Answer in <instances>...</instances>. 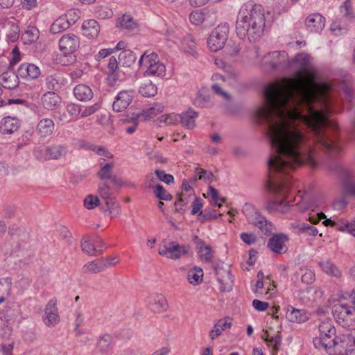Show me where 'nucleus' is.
Returning a JSON list of instances; mask_svg holds the SVG:
<instances>
[{
	"label": "nucleus",
	"mask_w": 355,
	"mask_h": 355,
	"mask_svg": "<svg viewBox=\"0 0 355 355\" xmlns=\"http://www.w3.org/2000/svg\"><path fill=\"white\" fill-rule=\"evenodd\" d=\"M288 64L295 68V76L265 86L263 104L255 112L258 122L266 124V135H272V142L287 153L303 149L305 135L332 146L327 129L336 130L337 125L329 117V85L315 81L317 70L310 55L298 53Z\"/></svg>",
	"instance_id": "nucleus-1"
},
{
	"label": "nucleus",
	"mask_w": 355,
	"mask_h": 355,
	"mask_svg": "<svg viewBox=\"0 0 355 355\" xmlns=\"http://www.w3.org/2000/svg\"><path fill=\"white\" fill-rule=\"evenodd\" d=\"M273 152L268 161L269 173L268 179L266 183V189L268 192L277 197L276 199L268 200L265 202V209L270 214H285L291 209L303 213L311 209L308 202L302 200L296 205L287 201V197L292 187L289 174L297 166L303 164H309L315 167V162L313 155V144H316L321 148L329 151L338 150L336 141L327 135V140L332 144V146L327 148L321 144L317 137L313 135H305L304 148L296 153H287L283 150L272 142V135H267Z\"/></svg>",
	"instance_id": "nucleus-2"
},
{
	"label": "nucleus",
	"mask_w": 355,
	"mask_h": 355,
	"mask_svg": "<svg viewBox=\"0 0 355 355\" xmlns=\"http://www.w3.org/2000/svg\"><path fill=\"white\" fill-rule=\"evenodd\" d=\"M266 20L265 10L261 5L243 4L237 15L236 34L241 39L247 37L250 42H255L263 35Z\"/></svg>",
	"instance_id": "nucleus-3"
},
{
	"label": "nucleus",
	"mask_w": 355,
	"mask_h": 355,
	"mask_svg": "<svg viewBox=\"0 0 355 355\" xmlns=\"http://www.w3.org/2000/svg\"><path fill=\"white\" fill-rule=\"evenodd\" d=\"M319 335L313 340L315 348L329 352L336 345L338 337L336 336V328L331 321H321L318 326Z\"/></svg>",
	"instance_id": "nucleus-4"
},
{
	"label": "nucleus",
	"mask_w": 355,
	"mask_h": 355,
	"mask_svg": "<svg viewBox=\"0 0 355 355\" xmlns=\"http://www.w3.org/2000/svg\"><path fill=\"white\" fill-rule=\"evenodd\" d=\"M242 211L249 223L259 228L264 234H271L275 230L274 225L268 220L252 205L245 203L243 206Z\"/></svg>",
	"instance_id": "nucleus-5"
},
{
	"label": "nucleus",
	"mask_w": 355,
	"mask_h": 355,
	"mask_svg": "<svg viewBox=\"0 0 355 355\" xmlns=\"http://www.w3.org/2000/svg\"><path fill=\"white\" fill-rule=\"evenodd\" d=\"M139 65L145 76L163 78L166 75V67L155 53H143L139 60Z\"/></svg>",
	"instance_id": "nucleus-6"
},
{
	"label": "nucleus",
	"mask_w": 355,
	"mask_h": 355,
	"mask_svg": "<svg viewBox=\"0 0 355 355\" xmlns=\"http://www.w3.org/2000/svg\"><path fill=\"white\" fill-rule=\"evenodd\" d=\"M345 297H341L340 300L334 305L332 309L333 315L336 322L343 327L349 329L354 326L355 320L354 309L350 306L347 302Z\"/></svg>",
	"instance_id": "nucleus-7"
},
{
	"label": "nucleus",
	"mask_w": 355,
	"mask_h": 355,
	"mask_svg": "<svg viewBox=\"0 0 355 355\" xmlns=\"http://www.w3.org/2000/svg\"><path fill=\"white\" fill-rule=\"evenodd\" d=\"M288 54L284 51H275L265 55L261 62V67L266 71L287 67Z\"/></svg>",
	"instance_id": "nucleus-8"
},
{
	"label": "nucleus",
	"mask_w": 355,
	"mask_h": 355,
	"mask_svg": "<svg viewBox=\"0 0 355 355\" xmlns=\"http://www.w3.org/2000/svg\"><path fill=\"white\" fill-rule=\"evenodd\" d=\"M229 26L227 23L218 25L211 33L207 39V45L212 51L223 49L227 40Z\"/></svg>",
	"instance_id": "nucleus-9"
},
{
	"label": "nucleus",
	"mask_w": 355,
	"mask_h": 355,
	"mask_svg": "<svg viewBox=\"0 0 355 355\" xmlns=\"http://www.w3.org/2000/svg\"><path fill=\"white\" fill-rule=\"evenodd\" d=\"M347 329V332L338 338L336 345L334 347L339 355H350L355 352V336H352L350 328Z\"/></svg>",
	"instance_id": "nucleus-10"
},
{
	"label": "nucleus",
	"mask_w": 355,
	"mask_h": 355,
	"mask_svg": "<svg viewBox=\"0 0 355 355\" xmlns=\"http://www.w3.org/2000/svg\"><path fill=\"white\" fill-rule=\"evenodd\" d=\"M189 251V245L171 242L168 245H164L159 250V254L166 258L175 260L180 259L182 255L187 254Z\"/></svg>",
	"instance_id": "nucleus-11"
},
{
	"label": "nucleus",
	"mask_w": 355,
	"mask_h": 355,
	"mask_svg": "<svg viewBox=\"0 0 355 355\" xmlns=\"http://www.w3.org/2000/svg\"><path fill=\"white\" fill-rule=\"evenodd\" d=\"M60 320L57 301L53 298L48 302L45 306L42 321L46 327H53L56 326L60 322Z\"/></svg>",
	"instance_id": "nucleus-12"
},
{
	"label": "nucleus",
	"mask_w": 355,
	"mask_h": 355,
	"mask_svg": "<svg viewBox=\"0 0 355 355\" xmlns=\"http://www.w3.org/2000/svg\"><path fill=\"white\" fill-rule=\"evenodd\" d=\"M325 218V220L322 222V224L325 226L330 225L331 227H335L339 231L341 232H348V227H349V223L342 219L340 221H336L334 220H331V218H326V216L322 212H318L316 214V216L311 215V214H309V216L308 218V220L312 223V224H317L322 219Z\"/></svg>",
	"instance_id": "nucleus-13"
},
{
	"label": "nucleus",
	"mask_w": 355,
	"mask_h": 355,
	"mask_svg": "<svg viewBox=\"0 0 355 355\" xmlns=\"http://www.w3.org/2000/svg\"><path fill=\"white\" fill-rule=\"evenodd\" d=\"M79 46V39L74 34L64 35L59 40L60 49L65 55L73 53Z\"/></svg>",
	"instance_id": "nucleus-14"
},
{
	"label": "nucleus",
	"mask_w": 355,
	"mask_h": 355,
	"mask_svg": "<svg viewBox=\"0 0 355 355\" xmlns=\"http://www.w3.org/2000/svg\"><path fill=\"white\" fill-rule=\"evenodd\" d=\"M134 97V92L131 89L120 92L114 98L112 104L113 110L115 112H120L125 110Z\"/></svg>",
	"instance_id": "nucleus-15"
},
{
	"label": "nucleus",
	"mask_w": 355,
	"mask_h": 355,
	"mask_svg": "<svg viewBox=\"0 0 355 355\" xmlns=\"http://www.w3.org/2000/svg\"><path fill=\"white\" fill-rule=\"evenodd\" d=\"M289 238L286 234L279 233L271 236L267 243V247L275 254H282L286 251V243Z\"/></svg>",
	"instance_id": "nucleus-16"
},
{
	"label": "nucleus",
	"mask_w": 355,
	"mask_h": 355,
	"mask_svg": "<svg viewBox=\"0 0 355 355\" xmlns=\"http://www.w3.org/2000/svg\"><path fill=\"white\" fill-rule=\"evenodd\" d=\"M17 73L20 78L27 80H31L37 78L40 76L41 71L37 65L24 62L19 65L17 69Z\"/></svg>",
	"instance_id": "nucleus-17"
},
{
	"label": "nucleus",
	"mask_w": 355,
	"mask_h": 355,
	"mask_svg": "<svg viewBox=\"0 0 355 355\" xmlns=\"http://www.w3.org/2000/svg\"><path fill=\"white\" fill-rule=\"evenodd\" d=\"M216 279L220 284V290L221 291H230L233 286V277L228 269H216Z\"/></svg>",
	"instance_id": "nucleus-18"
},
{
	"label": "nucleus",
	"mask_w": 355,
	"mask_h": 355,
	"mask_svg": "<svg viewBox=\"0 0 355 355\" xmlns=\"http://www.w3.org/2000/svg\"><path fill=\"white\" fill-rule=\"evenodd\" d=\"M305 24L310 32L318 33L324 28L325 19L319 13H313L306 17Z\"/></svg>",
	"instance_id": "nucleus-19"
},
{
	"label": "nucleus",
	"mask_w": 355,
	"mask_h": 355,
	"mask_svg": "<svg viewBox=\"0 0 355 355\" xmlns=\"http://www.w3.org/2000/svg\"><path fill=\"white\" fill-rule=\"evenodd\" d=\"M148 308L153 312H161L166 311L168 304L165 297L162 294H152L147 299Z\"/></svg>",
	"instance_id": "nucleus-20"
},
{
	"label": "nucleus",
	"mask_w": 355,
	"mask_h": 355,
	"mask_svg": "<svg viewBox=\"0 0 355 355\" xmlns=\"http://www.w3.org/2000/svg\"><path fill=\"white\" fill-rule=\"evenodd\" d=\"M21 122L17 117H4L0 121V132L3 135L12 134L19 128Z\"/></svg>",
	"instance_id": "nucleus-21"
},
{
	"label": "nucleus",
	"mask_w": 355,
	"mask_h": 355,
	"mask_svg": "<svg viewBox=\"0 0 355 355\" xmlns=\"http://www.w3.org/2000/svg\"><path fill=\"white\" fill-rule=\"evenodd\" d=\"M67 79L61 73L48 76L46 78V85L48 89L58 92L67 85Z\"/></svg>",
	"instance_id": "nucleus-22"
},
{
	"label": "nucleus",
	"mask_w": 355,
	"mask_h": 355,
	"mask_svg": "<svg viewBox=\"0 0 355 355\" xmlns=\"http://www.w3.org/2000/svg\"><path fill=\"white\" fill-rule=\"evenodd\" d=\"M286 318L292 322L302 323L310 318V313L304 309H297L290 306L286 313Z\"/></svg>",
	"instance_id": "nucleus-23"
},
{
	"label": "nucleus",
	"mask_w": 355,
	"mask_h": 355,
	"mask_svg": "<svg viewBox=\"0 0 355 355\" xmlns=\"http://www.w3.org/2000/svg\"><path fill=\"white\" fill-rule=\"evenodd\" d=\"M19 77L18 73L16 74L12 71L3 72L0 76V84L5 89H15L19 85Z\"/></svg>",
	"instance_id": "nucleus-24"
},
{
	"label": "nucleus",
	"mask_w": 355,
	"mask_h": 355,
	"mask_svg": "<svg viewBox=\"0 0 355 355\" xmlns=\"http://www.w3.org/2000/svg\"><path fill=\"white\" fill-rule=\"evenodd\" d=\"M232 325V319L225 318L220 319L214 326L213 329L209 331V336L211 340H215L217 337L222 334V332L226 329L230 328Z\"/></svg>",
	"instance_id": "nucleus-25"
},
{
	"label": "nucleus",
	"mask_w": 355,
	"mask_h": 355,
	"mask_svg": "<svg viewBox=\"0 0 355 355\" xmlns=\"http://www.w3.org/2000/svg\"><path fill=\"white\" fill-rule=\"evenodd\" d=\"M198 116V113L191 108L180 114V121L181 124L188 129H193L196 126V119Z\"/></svg>",
	"instance_id": "nucleus-26"
},
{
	"label": "nucleus",
	"mask_w": 355,
	"mask_h": 355,
	"mask_svg": "<svg viewBox=\"0 0 355 355\" xmlns=\"http://www.w3.org/2000/svg\"><path fill=\"white\" fill-rule=\"evenodd\" d=\"M83 35L89 38L96 37L100 33V26L97 21L88 19L82 24Z\"/></svg>",
	"instance_id": "nucleus-27"
},
{
	"label": "nucleus",
	"mask_w": 355,
	"mask_h": 355,
	"mask_svg": "<svg viewBox=\"0 0 355 355\" xmlns=\"http://www.w3.org/2000/svg\"><path fill=\"white\" fill-rule=\"evenodd\" d=\"M343 189L345 195L355 197V176L353 173L346 171L344 173Z\"/></svg>",
	"instance_id": "nucleus-28"
},
{
	"label": "nucleus",
	"mask_w": 355,
	"mask_h": 355,
	"mask_svg": "<svg viewBox=\"0 0 355 355\" xmlns=\"http://www.w3.org/2000/svg\"><path fill=\"white\" fill-rule=\"evenodd\" d=\"M73 94L75 97L80 101H88L94 96L92 89L84 84L76 85L73 89Z\"/></svg>",
	"instance_id": "nucleus-29"
},
{
	"label": "nucleus",
	"mask_w": 355,
	"mask_h": 355,
	"mask_svg": "<svg viewBox=\"0 0 355 355\" xmlns=\"http://www.w3.org/2000/svg\"><path fill=\"white\" fill-rule=\"evenodd\" d=\"M119 62H117L115 57L112 56L107 64L108 72V80L112 83H115L118 80H121L122 78L120 74V69L119 67Z\"/></svg>",
	"instance_id": "nucleus-30"
},
{
	"label": "nucleus",
	"mask_w": 355,
	"mask_h": 355,
	"mask_svg": "<svg viewBox=\"0 0 355 355\" xmlns=\"http://www.w3.org/2000/svg\"><path fill=\"white\" fill-rule=\"evenodd\" d=\"M105 204L101 206L103 212H108L111 217H116L121 214V207L114 198L104 200Z\"/></svg>",
	"instance_id": "nucleus-31"
},
{
	"label": "nucleus",
	"mask_w": 355,
	"mask_h": 355,
	"mask_svg": "<svg viewBox=\"0 0 355 355\" xmlns=\"http://www.w3.org/2000/svg\"><path fill=\"white\" fill-rule=\"evenodd\" d=\"M49 155L51 159H60L65 157L68 153L67 145L55 144L49 146Z\"/></svg>",
	"instance_id": "nucleus-32"
},
{
	"label": "nucleus",
	"mask_w": 355,
	"mask_h": 355,
	"mask_svg": "<svg viewBox=\"0 0 355 355\" xmlns=\"http://www.w3.org/2000/svg\"><path fill=\"white\" fill-rule=\"evenodd\" d=\"M42 103L46 109L51 110L60 104V98L54 92H49L44 94L42 98Z\"/></svg>",
	"instance_id": "nucleus-33"
},
{
	"label": "nucleus",
	"mask_w": 355,
	"mask_h": 355,
	"mask_svg": "<svg viewBox=\"0 0 355 355\" xmlns=\"http://www.w3.org/2000/svg\"><path fill=\"white\" fill-rule=\"evenodd\" d=\"M319 266L322 271L327 275L340 278L342 276V272L339 268L334 264L330 260L326 259L319 262Z\"/></svg>",
	"instance_id": "nucleus-34"
},
{
	"label": "nucleus",
	"mask_w": 355,
	"mask_h": 355,
	"mask_svg": "<svg viewBox=\"0 0 355 355\" xmlns=\"http://www.w3.org/2000/svg\"><path fill=\"white\" fill-rule=\"evenodd\" d=\"M113 345V338L110 334H105L99 337L96 348L101 354H107Z\"/></svg>",
	"instance_id": "nucleus-35"
},
{
	"label": "nucleus",
	"mask_w": 355,
	"mask_h": 355,
	"mask_svg": "<svg viewBox=\"0 0 355 355\" xmlns=\"http://www.w3.org/2000/svg\"><path fill=\"white\" fill-rule=\"evenodd\" d=\"M55 124L51 119L45 118L41 119L37 129L42 137L51 135L54 130Z\"/></svg>",
	"instance_id": "nucleus-36"
},
{
	"label": "nucleus",
	"mask_w": 355,
	"mask_h": 355,
	"mask_svg": "<svg viewBox=\"0 0 355 355\" xmlns=\"http://www.w3.org/2000/svg\"><path fill=\"white\" fill-rule=\"evenodd\" d=\"M164 110V105L161 103H154L152 106L144 109L142 112L138 114V118L146 120L152 118Z\"/></svg>",
	"instance_id": "nucleus-37"
},
{
	"label": "nucleus",
	"mask_w": 355,
	"mask_h": 355,
	"mask_svg": "<svg viewBox=\"0 0 355 355\" xmlns=\"http://www.w3.org/2000/svg\"><path fill=\"white\" fill-rule=\"evenodd\" d=\"M40 36L39 30L35 26H28L21 34V40L25 44H31L37 40Z\"/></svg>",
	"instance_id": "nucleus-38"
},
{
	"label": "nucleus",
	"mask_w": 355,
	"mask_h": 355,
	"mask_svg": "<svg viewBox=\"0 0 355 355\" xmlns=\"http://www.w3.org/2000/svg\"><path fill=\"white\" fill-rule=\"evenodd\" d=\"M70 27V22L63 15L56 19L51 26V32L53 34L60 33Z\"/></svg>",
	"instance_id": "nucleus-39"
},
{
	"label": "nucleus",
	"mask_w": 355,
	"mask_h": 355,
	"mask_svg": "<svg viewBox=\"0 0 355 355\" xmlns=\"http://www.w3.org/2000/svg\"><path fill=\"white\" fill-rule=\"evenodd\" d=\"M136 59L135 54L130 49L123 50L119 55V63L124 67L131 66Z\"/></svg>",
	"instance_id": "nucleus-40"
},
{
	"label": "nucleus",
	"mask_w": 355,
	"mask_h": 355,
	"mask_svg": "<svg viewBox=\"0 0 355 355\" xmlns=\"http://www.w3.org/2000/svg\"><path fill=\"white\" fill-rule=\"evenodd\" d=\"M139 94L145 97L154 96L157 93V88L151 81L143 83L139 88Z\"/></svg>",
	"instance_id": "nucleus-41"
},
{
	"label": "nucleus",
	"mask_w": 355,
	"mask_h": 355,
	"mask_svg": "<svg viewBox=\"0 0 355 355\" xmlns=\"http://www.w3.org/2000/svg\"><path fill=\"white\" fill-rule=\"evenodd\" d=\"M291 225L298 233H305L309 236H316L318 233L316 227L305 223H295Z\"/></svg>",
	"instance_id": "nucleus-42"
},
{
	"label": "nucleus",
	"mask_w": 355,
	"mask_h": 355,
	"mask_svg": "<svg viewBox=\"0 0 355 355\" xmlns=\"http://www.w3.org/2000/svg\"><path fill=\"white\" fill-rule=\"evenodd\" d=\"M203 272L200 268L195 267L190 270L187 274V279L190 284L198 285L202 282Z\"/></svg>",
	"instance_id": "nucleus-43"
},
{
	"label": "nucleus",
	"mask_w": 355,
	"mask_h": 355,
	"mask_svg": "<svg viewBox=\"0 0 355 355\" xmlns=\"http://www.w3.org/2000/svg\"><path fill=\"white\" fill-rule=\"evenodd\" d=\"M82 270L85 274H96L103 271L99 259L87 263L83 266Z\"/></svg>",
	"instance_id": "nucleus-44"
},
{
	"label": "nucleus",
	"mask_w": 355,
	"mask_h": 355,
	"mask_svg": "<svg viewBox=\"0 0 355 355\" xmlns=\"http://www.w3.org/2000/svg\"><path fill=\"white\" fill-rule=\"evenodd\" d=\"M267 336L264 338V341L270 347H272L273 352L277 353L279 346L282 344V336L277 334L275 336H270L268 331H265Z\"/></svg>",
	"instance_id": "nucleus-45"
},
{
	"label": "nucleus",
	"mask_w": 355,
	"mask_h": 355,
	"mask_svg": "<svg viewBox=\"0 0 355 355\" xmlns=\"http://www.w3.org/2000/svg\"><path fill=\"white\" fill-rule=\"evenodd\" d=\"M189 193L182 192L178 196V199L175 202V209L178 212H182L184 211L185 207L188 205L190 201L191 196Z\"/></svg>",
	"instance_id": "nucleus-46"
},
{
	"label": "nucleus",
	"mask_w": 355,
	"mask_h": 355,
	"mask_svg": "<svg viewBox=\"0 0 355 355\" xmlns=\"http://www.w3.org/2000/svg\"><path fill=\"white\" fill-rule=\"evenodd\" d=\"M94 245L93 240L91 241L87 239L83 238L81 242V248L85 253L90 256H97L98 255L97 248Z\"/></svg>",
	"instance_id": "nucleus-47"
},
{
	"label": "nucleus",
	"mask_w": 355,
	"mask_h": 355,
	"mask_svg": "<svg viewBox=\"0 0 355 355\" xmlns=\"http://www.w3.org/2000/svg\"><path fill=\"white\" fill-rule=\"evenodd\" d=\"M297 274L301 276L302 282L306 284H311L315 279V273L310 268H301Z\"/></svg>",
	"instance_id": "nucleus-48"
},
{
	"label": "nucleus",
	"mask_w": 355,
	"mask_h": 355,
	"mask_svg": "<svg viewBox=\"0 0 355 355\" xmlns=\"http://www.w3.org/2000/svg\"><path fill=\"white\" fill-rule=\"evenodd\" d=\"M198 254L201 260L209 263L212 261V250L208 245H203L198 250Z\"/></svg>",
	"instance_id": "nucleus-49"
},
{
	"label": "nucleus",
	"mask_w": 355,
	"mask_h": 355,
	"mask_svg": "<svg viewBox=\"0 0 355 355\" xmlns=\"http://www.w3.org/2000/svg\"><path fill=\"white\" fill-rule=\"evenodd\" d=\"M49 146H38L35 148L33 154L35 158L40 161L51 160Z\"/></svg>",
	"instance_id": "nucleus-50"
},
{
	"label": "nucleus",
	"mask_w": 355,
	"mask_h": 355,
	"mask_svg": "<svg viewBox=\"0 0 355 355\" xmlns=\"http://www.w3.org/2000/svg\"><path fill=\"white\" fill-rule=\"evenodd\" d=\"M119 26L125 29H134L137 27V22L130 15L125 14L119 19Z\"/></svg>",
	"instance_id": "nucleus-51"
},
{
	"label": "nucleus",
	"mask_w": 355,
	"mask_h": 355,
	"mask_svg": "<svg viewBox=\"0 0 355 355\" xmlns=\"http://www.w3.org/2000/svg\"><path fill=\"white\" fill-rule=\"evenodd\" d=\"M113 168V163H107L106 164L103 166L98 172V177L102 180L112 178Z\"/></svg>",
	"instance_id": "nucleus-52"
},
{
	"label": "nucleus",
	"mask_w": 355,
	"mask_h": 355,
	"mask_svg": "<svg viewBox=\"0 0 355 355\" xmlns=\"http://www.w3.org/2000/svg\"><path fill=\"white\" fill-rule=\"evenodd\" d=\"M180 120V115L175 114L174 113L162 115L159 119V123L161 125L162 123L166 125L175 124Z\"/></svg>",
	"instance_id": "nucleus-53"
},
{
	"label": "nucleus",
	"mask_w": 355,
	"mask_h": 355,
	"mask_svg": "<svg viewBox=\"0 0 355 355\" xmlns=\"http://www.w3.org/2000/svg\"><path fill=\"white\" fill-rule=\"evenodd\" d=\"M100 200L97 196L89 194L84 199V206L87 209H93L99 205Z\"/></svg>",
	"instance_id": "nucleus-54"
},
{
	"label": "nucleus",
	"mask_w": 355,
	"mask_h": 355,
	"mask_svg": "<svg viewBox=\"0 0 355 355\" xmlns=\"http://www.w3.org/2000/svg\"><path fill=\"white\" fill-rule=\"evenodd\" d=\"M98 192L100 196L105 200L108 198H113L112 196V191L109 185L106 182H103L99 184Z\"/></svg>",
	"instance_id": "nucleus-55"
},
{
	"label": "nucleus",
	"mask_w": 355,
	"mask_h": 355,
	"mask_svg": "<svg viewBox=\"0 0 355 355\" xmlns=\"http://www.w3.org/2000/svg\"><path fill=\"white\" fill-rule=\"evenodd\" d=\"M155 194L159 200H170L172 199V196L167 193L161 184L155 185Z\"/></svg>",
	"instance_id": "nucleus-56"
},
{
	"label": "nucleus",
	"mask_w": 355,
	"mask_h": 355,
	"mask_svg": "<svg viewBox=\"0 0 355 355\" xmlns=\"http://www.w3.org/2000/svg\"><path fill=\"white\" fill-rule=\"evenodd\" d=\"M190 21L195 25L201 24L205 20V14L200 10H195L189 15Z\"/></svg>",
	"instance_id": "nucleus-57"
},
{
	"label": "nucleus",
	"mask_w": 355,
	"mask_h": 355,
	"mask_svg": "<svg viewBox=\"0 0 355 355\" xmlns=\"http://www.w3.org/2000/svg\"><path fill=\"white\" fill-rule=\"evenodd\" d=\"M80 15V11L78 9H70L66 14L63 15L68 19V21L70 22V26L78 21Z\"/></svg>",
	"instance_id": "nucleus-58"
},
{
	"label": "nucleus",
	"mask_w": 355,
	"mask_h": 355,
	"mask_svg": "<svg viewBox=\"0 0 355 355\" xmlns=\"http://www.w3.org/2000/svg\"><path fill=\"white\" fill-rule=\"evenodd\" d=\"M207 193L209 196L211 197L213 203L215 205L221 207L222 203L224 202L225 200L219 197L217 189H216L211 186H209Z\"/></svg>",
	"instance_id": "nucleus-59"
},
{
	"label": "nucleus",
	"mask_w": 355,
	"mask_h": 355,
	"mask_svg": "<svg viewBox=\"0 0 355 355\" xmlns=\"http://www.w3.org/2000/svg\"><path fill=\"white\" fill-rule=\"evenodd\" d=\"M196 173L198 175L199 180H202L207 183H211L212 182L214 177L212 172L198 168H196Z\"/></svg>",
	"instance_id": "nucleus-60"
},
{
	"label": "nucleus",
	"mask_w": 355,
	"mask_h": 355,
	"mask_svg": "<svg viewBox=\"0 0 355 355\" xmlns=\"http://www.w3.org/2000/svg\"><path fill=\"white\" fill-rule=\"evenodd\" d=\"M340 12L344 17H352V2L350 0H345L340 6Z\"/></svg>",
	"instance_id": "nucleus-61"
},
{
	"label": "nucleus",
	"mask_w": 355,
	"mask_h": 355,
	"mask_svg": "<svg viewBox=\"0 0 355 355\" xmlns=\"http://www.w3.org/2000/svg\"><path fill=\"white\" fill-rule=\"evenodd\" d=\"M99 261L103 271L107 268L114 266L119 261L116 257H103L100 259Z\"/></svg>",
	"instance_id": "nucleus-62"
},
{
	"label": "nucleus",
	"mask_w": 355,
	"mask_h": 355,
	"mask_svg": "<svg viewBox=\"0 0 355 355\" xmlns=\"http://www.w3.org/2000/svg\"><path fill=\"white\" fill-rule=\"evenodd\" d=\"M155 173L157 178L164 182L166 184H170L174 181L173 176L171 174L166 173L164 171L157 169L155 171Z\"/></svg>",
	"instance_id": "nucleus-63"
},
{
	"label": "nucleus",
	"mask_w": 355,
	"mask_h": 355,
	"mask_svg": "<svg viewBox=\"0 0 355 355\" xmlns=\"http://www.w3.org/2000/svg\"><path fill=\"white\" fill-rule=\"evenodd\" d=\"M19 35V26L16 24H12L10 26V33L7 35L8 40L14 42L17 40Z\"/></svg>",
	"instance_id": "nucleus-64"
}]
</instances>
